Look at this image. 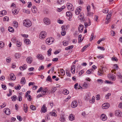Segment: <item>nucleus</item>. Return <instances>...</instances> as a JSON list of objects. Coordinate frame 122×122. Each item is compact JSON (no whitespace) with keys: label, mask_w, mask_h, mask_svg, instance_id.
Instances as JSON below:
<instances>
[{"label":"nucleus","mask_w":122,"mask_h":122,"mask_svg":"<svg viewBox=\"0 0 122 122\" xmlns=\"http://www.w3.org/2000/svg\"><path fill=\"white\" fill-rule=\"evenodd\" d=\"M12 41L13 42H15L16 41V38L15 37H13L12 39Z\"/></svg>","instance_id":"nucleus-63"},{"label":"nucleus","mask_w":122,"mask_h":122,"mask_svg":"<svg viewBox=\"0 0 122 122\" xmlns=\"http://www.w3.org/2000/svg\"><path fill=\"white\" fill-rule=\"evenodd\" d=\"M106 69L105 68L103 67L102 69H100L98 71L97 75L99 76H101L104 74V70Z\"/></svg>","instance_id":"nucleus-3"},{"label":"nucleus","mask_w":122,"mask_h":122,"mask_svg":"<svg viewBox=\"0 0 122 122\" xmlns=\"http://www.w3.org/2000/svg\"><path fill=\"white\" fill-rule=\"evenodd\" d=\"M24 43L26 44H29L30 43V40L27 39H25L24 40Z\"/></svg>","instance_id":"nucleus-26"},{"label":"nucleus","mask_w":122,"mask_h":122,"mask_svg":"<svg viewBox=\"0 0 122 122\" xmlns=\"http://www.w3.org/2000/svg\"><path fill=\"white\" fill-rule=\"evenodd\" d=\"M83 17L84 16L83 14H81L80 15H79L78 16L79 18L81 20H83Z\"/></svg>","instance_id":"nucleus-34"},{"label":"nucleus","mask_w":122,"mask_h":122,"mask_svg":"<svg viewBox=\"0 0 122 122\" xmlns=\"http://www.w3.org/2000/svg\"><path fill=\"white\" fill-rule=\"evenodd\" d=\"M17 118L18 120L20 121H21L22 120V118H21L20 116L18 115L17 116Z\"/></svg>","instance_id":"nucleus-51"},{"label":"nucleus","mask_w":122,"mask_h":122,"mask_svg":"<svg viewBox=\"0 0 122 122\" xmlns=\"http://www.w3.org/2000/svg\"><path fill=\"white\" fill-rule=\"evenodd\" d=\"M84 26L83 25L80 24L79 25L78 30L79 32H82Z\"/></svg>","instance_id":"nucleus-11"},{"label":"nucleus","mask_w":122,"mask_h":122,"mask_svg":"<svg viewBox=\"0 0 122 122\" xmlns=\"http://www.w3.org/2000/svg\"><path fill=\"white\" fill-rule=\"evenodd\" d=\"M51 49L50 48L49 50L47 51L48 54L47 55L49 56L51 55Z\"/></svg>","instance_id":"nucleus-42"},{"label":"nucleus","mask_w":122,"mask_h":122,"mask_svg":"<svg viewBox=\"0 0 122 122\" xmlns=\"http://www.w3.org/2000/svg\"><path fill=\"white\" fill-rule=\"evenodd\" d=\"M46 81H49L50 82H51V76H48L47 78V79H46Z\"/></svg>","instance_id":"nucleus-39"},{"label":"nucleus","mask_w":122,"mask_h":122,"mask_svg":"<svg viewBox=\"0 0 122 122\" xmlns=\"http://www.w3.org/2000/svg\"><path fill=\"white\" fill-rule=\"evenodd\" d=\"M67 7L68 10L71 11L74 10V7L70 3H68L67 4Z\"/></svg>","instance_id":"nucleus-4"},{"label":"nucleus","mask_w":122,"mask_h":122,"mask_svg":"<svg viewBox=\"0 0 122 122\" xmlns=\"http://www.w3.org/2000/svg\"><path fill=\"white\" fill-rule=\"evenodd\" d=\"M2 87V88L4 90H6V87L5 85H3L2 84L1 85Z\"/></svg>","instance_id":"nucleus-60"},{"label":"nucleus","mask_w":122,"mask_h":122,"mask_svg":"<svg viewBox=\"0 0 122 122\" xmlns=\"http://www.w3.org/2000/svg\"><path fill=\"white\" fill-rule=\"evenodd\" d=\"M110 106V104L108 103H105L103 104L102 105L103 109H106L108 108Z\"/></svg>","instance_id":"nucleus-7"},{"label":"nucleus","mask_w":122,"mask_h":122,"mask_svg":"<svg viewBox=\"0 0 122 122\" xmlns=\"http://www.w3.org/2000/svg\"><path fill=\"white\" fill-rule=\"evenodd\" d=\"M41 111L43 113H45L47 111V108L45 107V105H44L41 108Z\"/></svg>","instance_id":"nucleus-12"},{"label":"nucleus","mask_w":122,"mask_h":122,"mask_svg":"<svg viewBox=\"0 0 122 122\" xmlns=\"http://www.w3.org/2000/svg\"><path fill=\"white\" fill-rule=\"evenodd\" d=\"M101 118L102 120L104 121L106 120L107 117L105 114H103L101 115Z\"/></svg>","instance_id":"nucleus-15"},{"label":"nucleus","mask_w":122,"mask_h":122,"mask_svg":"<svg viewBox=\"0 0 122 122\" xmlns=\"http://www.w3.org/2000/svg\"><path fill=\"white\" fill-rule=\"evenodd\" d=\"M26 82V80L24 77H22L20 81L21 83L23 85H24Z\"/></svg>","instance_id":"nucleus-18"},{"label":"nucleus","mask_w":122,"mask_h":122,"mask_svg":"<svg viewBox=\"0 0 122 122\" xmlns=\"http://www.w3.org/2000/svg\"><path fill=\"white\" fill-rule=\"evenodd\" d=\"M56 111L55 110H53L52 112H50L49 113V114L51 116L56 117L57 116L56 114Z\"/></svg>","instance_id":"nucleus-10"},{"label":"nucleus","mask_w":122,"mask_h":122,"mask_svg":"<svg viewBox=\"0 0 122 122\" xmlns=\"http://www.w3.org/2000/svg\"><path fill=\"white\" fill-rule=\"evenodd\" d=\"M69 119L71 121H72L75 119V118L74 115L72 114H71L70 115L69 117Z\"/></svg>","instance_id":"nucleus-21"},{"label":"nucleus","mask_w":122,"mask_h":122,"mask_svg":"<svg viewBox=\"0 0 122 122\" xmlns=\"http://www.w3.org/2000/svg\"><path fill=\"white\" fill-rule=\"evenodd\" d=\"M4 112L7 115H9L10 113V110L8 108H5L4 110Z\"/></svg>","instance_id":"nucleus-5"},{"label":"nucleus","mask_w":122,"mask_h":122,"mask_svg":"<svg viewBox=\"0 0 122 122\" xmlns=\"http://www.w3.org/2000/svg\"><path fill=\"white\" fill-rule=\"evenodd\" d=\"M113 68L114 69H117L118 68V66L117 65V64H115L113 65Z\"/></svg>","instance_id":"nucleus-55"},{"label":"nucleus","mask_w":122,"mask_h":122,"mask_svg":"<svg viewBox=\"0 0 122 122\" xmlns=\"http://www.w3.org/2000/svg\"><path fill=\"white\" fill-rule=\"evenodd\" d=\"M115 115L119 117H121L122 116V113L120 111L117 110L115 111Z\"/></svg>","instance_id":"nucleus-6"},{"label":"nucleus","mask_w":122,"mask_h":122,"mask_svg":"<svg viewBox=\"0 0 122 122\" xmlns=\"http://www.w3.org/2000/svg\"><path fill=\"white\" fill-rule=\"evenodd\" d=\"M112 74H111V73H109L107 75L109 79H111L112 78Z\"/></svg>","instance_id":"nucleus-47"},{"label":"nucleus","mask_w":122,"mask_h":122,"mask_svg":"<svg viewBox=\"0 0 122 122\" xmlns=\"http://www.w3.org/2000/svg\"><path fill=\"white\" fill-rule=\"evenodd\" d=\"M21 43L20 42L17 41V46L18 47H20L21 46Z\"/></svg>","instance_id":"nucleus-54"},{"label":"nucleus","mask_w":122,"mask_h":122,"mask_svg":"<svg viewBox=\"0 0 122 122\" xmlns=\"http://www.w3.org/2000/svg\"><path fill=\"white\" fill-rule=\"evenodd\" d=\"M46 33L45 31L41 32L39 35V37L40 39H42L44 38L46 36Z\"/></svg>","instance_id":"nucleus-2"},{"label":"nucleus","mask_w":122,"mask_h":122,"mask_svg":"<svg viewBox=\"0 0 122 122\" xmlns=\"http://www.w3.org/2000/svg\"><path fill=\"white\" fill-rule=\"evenodd\" d=\"M63 92L64 94L67 95L69 93V92L67 90L65 89L63 91Z\"/></svg>","instance_id":"nucleus-36"},{"label":"nucleus","mask_w":122,"mask_h":122,"mask_svg":"<svg viewBox=\"0 0 122 122\" xmlns=\"http://www.w3.org/2000/svg\"><path fill=\"white\" fill-rule=\"evenodd\" d=\"M51 41L50 38H47L46 40V43L50 45L52 43H50Z\"/></svg>","instance_id":"nucleus-27"},{"label":"nucleus","mask_w":122,"mask_h":122,"mask_svg":"<svg viewBox=\"0 0 122 122\" xmlns=\"http://www.w3.org/2000/svg\"><path fill=\"white\" fill-rule=\"evenodd\" d=\"M112 60L113 61H117V59L116 57H113L112 58Z\"/></svg>","instance_id":"nucleus-58"},{"label":"nucleus","mask_w":122,"mask_h":122,"mask_svg":"<svg viewBox=\"0 0 122 122\" xmlns=\"http://www.w3.org/2000/svg\"><path fill=\"white\" fill-rule=\"evenodd\" d=\"M13 25L16 28H17L18 26V22L16 21H15L13 22Z\"/></svg>","instance_id":"nucleus-28"},{"label":"nucleus","mask_w":122,"mask_h":122,"mask_svg":"<svg viewBox=\"0 0 122 122\" xmlns=\"http://www.w3.org/2000/svg\"><path fill=\"white\" fill-rule=\"evenodd\" d=\"M78 83H77L75 84L74 85V88L76 89L78 88Z\"/></svg>","instance_id":"nucleus-62"},{"label":"nucleus","mask_w":122,"mask_h":122,"mask_svg":"<svg viewBox=\"0 0 122 122\" xmlns=\"http://www.w3.org/2000/svg\"><path fill=\"white\" fill-rule=\"evenodd\" d=\"M93 37L94 34L93 33H92L91 36V37L90 39V41H92V40L93 39Z\"/></svg>","instance_id":"nucleus-59"},{"label":"nucleus","mask_w":122,"mask_h":122,"mask_svg":"<svg viewBox=\"0 0 122 122\" xmlns=\"http://www.w3.org/2000/svg\"><path fill=\"white\" fill-rule=\"evenodd\" d=\"M117 75L119 78H122V76L121 75V74L120 72H117Z\"/></svg>","instance_id":"nucleus-40"},{"label":"nucleus","mask_w":122,"mask_h":122,"mask_svg":"<svg viewBox=\"0 0 122 122\" xmlns=\"http://www.w3.org/2000/svg\"><path fill=\"white\" fill-rule=\"evenodd\" d=\"M4 43L2 41H0V47L2 48L4 46Z\"/></svg>","instance_id":"nucleus-50"},{"label":"nucleus","mask_w":122,"mask_h":122,"mask_svg":"<svg viewBox=\"0 0 122 122\" xmlns=\"http://www.w3.org/2000/svg\"><path fill=\"white\" fill-rule=\"evenodd\" d=\"M8 30L9 32H12L14 31V29L13 28L10 26L8 27Z\"/></svg>","instance_id":"nucleus-37"},{"label":"nucleus","mask_w":122,"mask_h":122,"mask_svg":"<svg viewBox=\"0 0 122 122\" xmlns=\"http://www.w3.org/2000/svg\"><path fill=\"white\" fill-rule=\"evenodd\" d=\"M60 120L61 122H64L65 121V119L64 117L62 116V117H60Z\"/></svg>","instance_id":"nucleus-33"},{"label":"nucleus","mask_w":122,"mask_h":122,"mask_svg":"<svg viewBox=\"0 0 122 122\" xmlns=\"http://www.w3.org/2000/svg\"><path fill=\"white\" fill-rule=\"evenodd\" d=\"M80 11H79L78 9H76L75 11V13L77 15H78L80 13Z\"/></svg>","instance_id":"nucleus-61"},{"label":"nucleus","mask_w":122,"mask_h":122,"mask_svg":"<svg viewBox=\"0 0 122 122\" xmlns=\"http://www.w3.org/2000/svg\"><path fill=\"white\" fill-rule=\"evenodd\" d=\"M27 68V66L25 64H24L23 66H21L20 67V69L21 70H24L26 68Z\"/></svg>","instance_id":"nucleus-23"},{"label":"nucleus","mask_w":122,"mask_h":122,"mask_svg":"<svg viewBox=\"0 0 122 122\" xmlns=\"http://www.w3.org/2000/svg\"><path fill=\"white\" fill-rule=\"evenodd\" d=\"M24 111L25 113L27 112V110L28 109V107L26 104H24V107L23 108Z\"/></svg>","instance_id":"nucleus-24"},{"label":"nucleus","mask_w":122,"mask_h":122,"mask_svg":"<svg viewBox=\"0 0 122 122\" xmlns=\"http://www.w3.org/2000/svg\"><path fill=\"white\" fill-rule=\"evenodd\" d=\"M56 90V87H53L52 88L51 93H53Z\"/></svg>","instance_id":"nucleus-45"},{"label":"nucleus","mask_w":122,"mask_h":122,"mask_svg":"<svg viewBox=\"0 0 122 122\" xmlns=\"http://www.w3.org/2000/svg\"><path fill=\"white\" fill-rule=\"evenodd\" d=\"M73 47V45H71L69 46L68 47H66L65 48V49L66 50H70L72 49Z\"/></svg>","instance_id":"nucleus-30"},{"label":"nucleus","mask_w":122,"mask_h":122,"mask_svg":"<svg viewBox=\"0 0 122 122\" xmlns=\"http://www.w3.org/2000/svg\"><path fill=\"white\" fill-rule=\"evenodd\" d=\"M86 9L88 13V15H90L92 14L91 13H90V6L89 5L87 7Z\"/></svg>","instance_id":"nucleus-14"},{"label":"nucleus","mask_w":122,"mask_h":122,"mask_svg":"<svg viewBox=\"0 0 122 122\" xmlns=\"http://www.w3.org/2000/svg\"><path fill=\"white\" fill-rule=\"evenodd\" d=\"M23 23L24 25L27 27H29L31 25V22L27 19L24 20Z\"/></svg>","instance_id":"nucleus-1"},{"label":"nucleus","mask_w":122,"mask_h":122,"mask_svg":"<svg viewBox=\"0 0 122 122\" xmlns=\"http://www.w3.org/2000/svg\"><path fill=\"white\" fill-rule=\"evenodd\" d=\"M37 57L39 59L43 60L44 59V57L41 55L38 54L37 55Z\"/></svg>","instance_id":"nucleus-25"},{"label":"nucleus","mask_w":122,"mask_h":122,"mask_svg":"<svg viewBox=\"0 0 122 122\" xmlns=\"http://www.w3.org/2000/svg\"><path fill=\"white\" fill-rule=\"evenodd\" d=\"M63 43L64 46H66L68 44V41H63Z\"/></svg>","instance_id":"nucleus-52"},{"label":"nucleus","mask_w":122,"mask_h":122,"mask_svg":"<svg viewBox=\"0 0 122 122\" xmlns=\"http://www.w3.org/2000/svg\"><path fill=\"white\" fill-rule=\"evenodd\" d=\"M61 34L62 36H64L66 34V32L65 31H62L61 32Z\"/></svg>","instance_id":"nucleus-56"},{"label":"nucleus","mask_w":122,"mask_h":122,"mask_svg":"<svg viewBox=\"0 0 122 122\" xmlns=\"http://www.w3.org/2000/svg\"><path fill=\"white\" fill-rule=\"evenodd\" d=\"M66 15L70 17H71L72 16L71 13L70 11H68L66 12Z\"/></svg>","instance_id":"nucleus-29"},{"label":"nucleus","mask_w":122,"mask_h":122,"mask_svg":"<svg viewBox=\"0 0 122 122\" xmlns=\"http://www.w3.org/2000/svg\"><path fill=\"white\" fill-rule=\"evenodd\" d=\"M78 104L77 101H73L72 102L71 106L72 108H74L76 107L78 105Z\"/></svg>","instance_id":"nucleus-9"},{"label":"nucleus","mask_w":122,"mask_h":122,"mask_svg":"<svg viewBox=\"0 0 122 122\" xmlns=\"http://www.w3.org/2000/svg\"><path fill=\"white\" fill-rule=\"evenodd\" d=\"M84 72V71L83 70H82L81 71H80L79 72V74L80 76H81L82 74Z\"/></svg>","instance_id":"nucleus-64"},{"label":"nucleus","mask_w":122,"mask_h":122,"mask_svg":"<svg viewBox=\"0 0 122 122\" xmlns=\"http://www.w3.org/2000/svg\"><path fill=\"white\" fill-rule=\"evenodd\" d=\"M21 87L20 85L19 84H18L17 87L15 86V88L16 90H19L20 88Z\"/></svg>","instance_id":"nucleus-44"},{"label":"nucleus","mask_w":122,"mask_h":122,"mask_svg":"<svg viewBox=\"0 0 122 122\" xmlns=\"http://www.w3.org/2000/svg\"><path fill=\"white\" fill-rule=\"evenodd\" d=\"M64 0H58L57 3L58 4H61L63 3L64 2Z\"/></svg>","instance_id":"nucleus-43"},{"label":"nucleus","mask_w":122,"mask_h":122,"mask_svg":"<svg viewBox=\"0 0 122 122\" xmlns=\"http://www.w3.org/2000/svg\"><path fill=\"white\" fill-rule=\"evenodd\" d=\"M26 61L28 63L30 64L32 61V59L30 57H28L27 58Z\"/></svg>","instance_id":"nucleus-20"},{"label":"nucleus","mask_w":122,"mask_h":122,"mask_svg":"<svg viewBox=\"0 0 122 122\" xmlns=\"http://www.w3.org/2000/svg\"><path fill=\"white\" fill-rule=\"evenodd\" d=\"M19 12V10L18 9H13L12 10V13L14 14L15 15L17 14Z\"/></svg>","instance_id":"nucleus-17"},{"label":"nucleus","mask_w":122,"mask_h":122,"mask_svg":"<svg viewBox=\"0 0 122 122\" xmlns=\"http://www.w3.org/2000/svg\"><path fill=\"white\" fill-rule=\"evenodd\" d=\"M9 20L8 17L7 16L5 17L3 19V20L4 21H8Z\"/></svg>","instance_id":"nucleus-53"},{"label":"nucleus","mask_w":122,"mask_h":122,"mask_svg":"<svg viewBox=\"0 0 122 122\" xmlns=\"http://www.w3.org/2000/svg\"><path fill=\"white\" fill-rule=\"evenodd\" d=\"M43 88L42 87H41L38 89V90L37 91V92L38 93L41 92Z\"/></svg>","instance_id":"nucleus-57"},{"label":"nucleus","mask_w":122,"mask_h":122,"mask_svg":"<svg viewBox=\"0 0 122 122\" xmlns=\"http://www.w3.org/2000/svg\"><path fill=\"white\" fill-rule=\"evenodd\" d=\"M30 108L33 110L36 109V107L35 106L33 105H32L30 106Z\"/></svg>","instance_id":"nucleus-48"},{"label":"nucleus","mask_w":122,"mask_h":122,"mask_svg":"<svg viewBox=\"0 0 122 122\" xmlns=\"http://www.w3.org/2000/svg\"><path fill=\"white\" fill-rule=\"evenodd\" d=\"M84 24L85 28H86L87 26H90L91 25V23H89L88 24L87 22H85L84 23Z\"/></svg>","instance_id":"nucleus-31"},{"label":"nucleus","mask_w":122,"mask_h":122,"mask_svg":"<svg viewBox=\"0 0 122 122\" xmlns=\"http://www.w3.org/2000/svg\"><path fill=\"white\" fill-rule=\"evenodd\" d=\"M60 71L61 72L62 75L63 76H64L65 75V71L63 69H61L60 70Z\"/></svg>","instance_id":"nucleus-38"},{"label":"nucleus","mask_w":122,"mask_h":122,"mask_svg":"<svg viewBox=\"0 0 122 122\" xmlns=\"http://www.w3.org/2000/svg\"><path fill=\"white\" fill-rule=\"evenodd\" d=\"M31 10L32 12L34 13H36L37 12V9L36 8V7L35 6L32 7L31 8Z\"/></svg>","instance_id":"nucleus-19"},{"label":"nucleus","mask_w":122,"mask_h":122,"mask_svg":"<svg viewBox=\"0 0 122 122\" xmlns=\"http://www.w3.org/2000/svg\"><path fill=\"white\" fill-rule=\"evenodd\" d=\"M10 78L11 80H14L16 79V77L14 74L11 73L10 74Z\"/></svg>","instance_id":"nucleus-13"},{"label":"nucleus","mask_w":122,"mask_h":122,"mask_svg":"<svg viewBox=\"0 0 122 122\" xmlns=\"http://www.w3.org/2000/svg\"><path fill=\"white\" fill-rule=\"evenodd\" d=\"M88 85L87 84V83L86 82H85L83 84V86L85 88H87L88 87Z\"/></svg>","instance_id":"nucleus-41"},{"label":"nucleus","mask_w":122,"mask_h":122,"mask_svg":"<svg viewBox=\"0 0 122 122\" xmlns=\"http://www.w3.org/2000/svg\"><path fill=\"white\" fill-rule=\"evenodd\" d=\"M6 11L3 10L2 11L0 12V16L1 17L5 15H6Z\"/></svg>","instance_id":"nucleus-22"},{"label":"nucleus","mask_w":122,"mask_h":122,"mask_svg":"<svg viewBox=\"0 0 122 122\" xmlns=\"http://www.w3.org/2000/svg\"><path fill=\"white\" fill-rule=\"evenodd\" d=\"M82 37V35H79L78 36V39L79 40L78 42H80L81 41V37Z\"/></svg>","instance_id":"nucleus-49"},{"label":"nucleus","mask_w":122,"mask_h":122,"mask_svg":"<svg viewBox=\"0 0 122 122\" xmlns=\"http://www.w3.org/2000/svg\"><path fill=\"white\" fill-rule=\"evenodd\" d=\"M23 11L26 13L29 14L30 13V11L28 10H26L25 9H23Z\"/></svg>","instance_id":"nucleus-35"},{"label":"nucleus","mask_w":122,"mask_h":122,"mask_svg":"<svg viewBox=\"0 0 122 122\" xmlns=\"http://www.w3.org/2000/svg\"><path fill=\"white\" fill-rule=\"evenodd\" d=\"M75 65H72L71 68V72L73 74H74L75 72Z\"/></svg>","instance_id":"nucleus-16"},{"label":"nucleus","mask_w":122,"mask_h":122,"mask_svg":"<svg viewBox=\"0 0 122 122\" xmlns=\"http://www.w3.org/2000/svg\"><path fill=\"white\" fill-rule=\"evenodd\" d=\"M108 11V9L106 8L105 9H104L102 10V12L103 13H107Z\"/></svg>","instance_id":"nucleus-46"},{"label":"nucleus","mask_w":122,"mask_h":122,"mask_svg":"<svg viewBox=\"0 0 122 122\" xmlns=\"http://www.w3.org/2000/svg\"><path fill=\"white\" fill-rule=\"evenodd\" d=\"M11 99L12 101H15L17 99V97L16 95H14L13 97H11Z\"/></svg>","instance_id":"nucleus-32"},{"label":"nucleus","mask_w":122,"mask_h":122,"mask_svg":"<svg viewBox=\"0 0 122 122\" xmlns=\"http://www.w3.org/2000/svg\"><path fill=\"white\" fill-rule=\"evenodd\" d=\"M44 22L47 25L49 24L50 23L49 19L47 18H45L44 19Z\"/></svg>","instance_id":"nucleus-8"}]
</instances>
